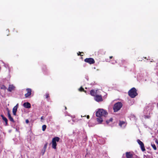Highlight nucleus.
Segmentation results:
<instances>
[{
    "instance_id": "nucleus-1",
    "label": "nucleus",
    "mask_w": 158,
    "mask_h": 158,
    "mask_svg": "<svg viewBox=\"0 0 158 158\" xmlns=\"http://www.w3.org/2000/svg\"><path fill=\"white\" fill-rule=\"evenodd\" d=\"M108 113L106 110L103 109H99L96 113V115L98 118H97V121L99 123H101L103 120L104 118L107 116Z\"/></svg>"
},
{
    "instance_id": "nucleus-2",
    "label": "nucleus",
    "mask_w": 158,
    "mask_h": 158,
    "mask_svg": "<svg viewBox=\"0 0 158 158\" xmlns=\"http://www.w3.org/2000/svg\"><path fill=\"white\" fill-rule=\"evenodd\" d=\"M128 94L131 98H134L138 95L137 90L135 88L133 87L128 91Z\"/></svg>"
},
{
    "instance_id": "nucleus-3",
    "label": "nucleus",
    "mask_w": 158,
    "mask_h": 158,
    "mask_svg": "<svg viewBox=\"0 0 158 158\" xmlns=\"http://www.w3.org/2000/svg\"><path fill=\"white\" fill-rule=\"evenodd\" d=\"M122 106L123 104L121 102H118L115 103L113 107L114 112H117L120 109Z\"/></svg>"
},
{
    "instance_id": "nucleus-4",
    "label": "nucleus",
    "mask_w": 158,
    "mask_h": 158,
    "mask_svg": "<svg viewBox=\"0 0 158 158\" xmlns=\"http://www.w3.org/2000/svg\"><path fill=\"white\" fill-rule=\"evenodd\" d=\"M60 138L58 137H55L53 138L52 140V147L54 149H56L57 143L56 142H58L60 140Z\"/></svg>"
},
{
    "instance_id": "nucleus-5",
    "label": "nucleus",
    "mask_w": 158,
    "mask_h": 158,
    "mask_svg": "<svg viewBox=\"0 0 158 158\" xmlns=\"http://www.w3.org/2000/svg\"><path fill=\"white\" fill-rule=\"evenodd\" d=\"M84 61L90 64H94L95 62L94 59L92 58H86L84 60Z\"/></svg>"
},
{
    "instance_id": "nucleus-6",
    "label": "nucleus",
    "mask_w": 158,
    "mask_h": 158,
    "mask_svg": "<svg viewBox=\"0 0 158 158\" xmlns=\"http://www.w3.org/2000/svg\"><path fill=\"white\" fill-rule=\"evenodd\" d=\"M95 101L97 102H102L103 100L102 97L101 95L97 94L94 98Z\"/></svg>"
},
{
    "instance_id": "nucleus-7",
    "label": "nucleus",
    "mask_w": 158,
    "mask_h": 158,
    "mask_svg": "<svg viewBox=\"0 0 158 158\" xmlns=\"http://www.w3.org/2000/svg\"><path fill=\"white\" fill-rule=\"evenodd\" d=\"M137 142L140 145L142 151L143 152L145 151V149L144 147V144L143 142L139 139H137Z\"/></svg>"
},
{
    "instance_id": "nucleus-8",
    "label": "nucleus",
    "mask_w": 158,
    "mask_h": 158,
    "mask_svg": "<svg viewBox=\"0 0 158 158\" xmlns=\"http://www.w3.org/2000/svg\"><path fill=\"white\" fill-rule=\"evenodd\" d=\"M26 90L27 92V93L25 94V96L26 98H27L31 95V90L30 89L28 88L26 89Z\"/></svg>"
},
{
    "instance_id": "nucleus-9",
    "label": "nucleus",
    "mask_w": 158,
    "mask_h": 158,
    "mask_svg": "<svg viewBox=\"0 0 158 158\" xmlns=\"http://www.w3.org/2000/svg\"><path fill=\"white\" fill-rule=\"evenodd\" d=\"M18 107V104H17L15 106L12 110V112L13 113V114L14 115H16V112L17 110V109Z\"/></svg>"
},
{
    "instance_id": "nucleus-10",
    "label": "nucleus",
    "mask_w": 158,
    "mask_h": 158,
    "mask_svg": "<svg viewBox=\"0 0 158 158\" xmlns=\"http://www.w3.org/2000/svg\"><path fill=\"white\" fill-rule=\"evenodd\" d=\"M133 154L130 152H127L126 153V156L127 158H132Z\"/></svg>"
},
{
    "instance_id": "nucleus-11",
    "label": "nucleus",
    "mask_w": 158,
    "mask_h": 158,
    "mask_svg": "<svg viewBox=\"0 0 158 158\" xmlns=\"http://www.w3.org/2000/svg\"><path fill=\"white\" fill-rule=\"evenodd\" d=\"M23 106L27 108H29L31 107V105L28 102H25L23 104Z\"/></svg>"
},
{
    "instance_id": "nucleus-12",
    "label": "nucleus",
    "mask_w": 158,
    "mask_h": 158,
    "mask_svg": "<svg viewBox=\"0 0 158 158\" xmlns=\"http://www.w3.org/2000/svg\"><path fill=\"white\" fill-rule=\"evenodd\" d=\"M97 91H95V90L94 89H92L90 91V95L94 97L97 94Z\"/></svg>"
},
{
    "instance_id": "nucleus-13",
    "label": "nucleus",
    "mask_w": 158,
    "mask_h": 158,
    "mask_svg": "<svg viewBox=\"0 0 158 158\" xmlns=\"http://www.w3.org/2000/svg\"><path fill=\"white\" fill-rule=\"evenodd\" d=\"M15 88V87L13 85H10L9 86L8 90L10 92H11L12 91L14 90Z\"/></svg>"
},
{
    "instance_id": "nucleus-14",
    "label": "nucleus",
    "mask_w": 158,
    "mask_h": 158,
    "mask_svg": "<svg viewBox=\"0 0 158 158\" xmlns=\"http://www.w3.org/2000/svg\"><path fill=\"white\" fill-rule=\"evenodd\" d=\"M8 116L9 120L11 122L14 123L15 122L13 118L11 116V115L9 111L8 112Z\"/></svg>"
},
{
    "instance_id": "nucleus-15",
    "label": "nucleus",
    "mask_w": 158,
    "mask_h": 158,
    "mask_svg": "<svg viewBox=\"0 0 158 158\" xmlns=\"http://www.w3.org/2000/svg\"><path fill=\"white\" fill-rule=\"evenodd\" d=\"M1 116L2 117V119L5 122L6 125H7L8 124V120L2 114L1 115Z\"/></svg>"
},
{
    "instance_id": "nucleus-16",
    "label": "nucleus",
    "mask_w": 158,
    "mask_h": 158,
    "mask_svg": "<svg viewBox=\"0 0 158 158\" xmlns=\"http://www.w3.org/2000/svg\"><path fill=\"white\" fill-rule=\"evenodd\" d=\"M99 52L100 54L102 55H105L106 53V52L103 49H100L99 51Z\"/></svg>"
},
{
    "instance_id": "nucleus-17",
    "label": "nucleus",
    "mask_w": 158,
    "mask_h": 158,
    "mask_svg": "<svg viewBox=\"0 0 158 158\" xmlns=\"http://www.w3.org/2000/svg\"><path fill=\"white\" fill-rule=\"evenodd\" d=\"M79 90L81 92H84L85 93L86 92V91L81 86L79 89Z\"/></svg>"
},
{
    "instance_id": "nucleus-18",
    "label": "nucleus",
    "mask_w": 158,
    "mask_h": 158,
    "mask_svg": "<svg viewBox=\"0 0 158 158\" xmlns=\"http://www.w3.org/2000/svg\"><path fill=\"white\" fill-rule=\"evenodd\" d=\"M113 120V118H111L109 120H106V122L107 124H108L110 123V122H112Z\"/></svg>"
},
{
    "instance_id": "nucleus-19",
    "label": "nucleus",
    "mask_w": 158,
    "mask_h": 158,
    "mask_svg": "<svg viewBox=\"0 0 158 158\" xmlns=\"http://www.w3.org/2000/svg\"><path fill=\"white\" fill-rule=\"evenodd\" d=\"M151 146L154 150H156V147L154 143H152Z\"/></svg>"
},
{
    "instance_id": "nucleus-20",
    "label": "nucleus",
    "mask_w": 158,
    "mask_h": 158,
    "mask_svg": "<svg viewBox=\"0 0 158 158\" xmlns=\"http://www.w3.org/2000/svg\"><path fill=\"white\" fill-rule=\"evenodd\" d=\"M46 127L47 126L45 125H43L42 127L43 131H45V129H46Z\"/></svg>"
},
{
    "instance_id": "nucleus-21",
    "label": "nucleus",
    "mask_w": 158,
    "mask_h": 158,
    "mask_svg": "<svg viewBox=\"0 0 158 158\" xmlns=\"http://www.w3.org/2000/svg\"><path fill=\"white\" fill-rule=\"evenodd\" d=\"M48 144V143L47 142H46L44 146V147H43V149L46 150V149L47 148Z\"/></svg>"
},
{
    "instance_id": "nucleus-22",
    "label": "nucleus",
    "mask_w": 158,
    "mask_h": 158,
    "mask_svg": "<svg viewBox=\"0 0 158 158\" xmlns=\"http://www.w3.org/2000/svg\"><path fill=\"white\" fill-rule=\"evenodd\" d=\"M125 124V123L124 121H120L119 123V125L122 127V125Z\"/></svg>"
},
{
    "instance_id": "nucleus-23",
    "label": "nucleus",
    "mask_w": 158,
    "mask_h": 158,
    "mask_svg": "<svg viewBox=\"0 0 158 158\" xmlns=\"http://www.w3.org/2000/svg\"><path fill=\"white\" fill-rule=\"evenodd\" d=\"M6 87L4 85H2L1 87V89H4V90H6Z\"/></svg>"
},
{
    "instance_id": "nucleus-24",
    "label": "nucleus",
    "mask_w": 158,
    "mask_h": 158,
    "mask_svg": "<svg viewBox=\"0 0 158 158\" xmlns=\"http://www.w3.org/2000/svg\"><path fill=\"white\" fill-rule=\"evenodd\" d=\"M45 98H48L49 97V94L48 93H46L45 94Z\"/></svg>"
},
{
    "instance_id": "nucleus-25",
    "label": "nucleus",
    "mask_w": 158,
    "mask_h": 158,
    "mask_svg": "<svg viewBox=\"0 0 158 158\" xmlns=\"http://www.w3.org/2000/svg\"><path fill=\"white\" fill-rule=\"evenodd\" d=\"M45 151H46V150H44L43 149V150H42V155H44V153L45 152Z\"/></svg>"
},
{
    "instance_id": "nucleus-26",
    "label": "nucleus",
    "mask_w": 158,
    "mask_h": 158,
    "mask_svg": "<svg viewBox=\"0 0 158 158\" xmlns=\"http://www.w3.org/2000/svg\"><path fill=\"white\" fill-rule=\"evenodd\" d=\"M81 53V52H78V53H77V55L78 56L80 55L81 56H83L82 55H81L80 54Z\"/></svg>"
},
{
    "instance_id": "nucleus-27",
    "label": "nucleus",
    "mask_w": 158,
    "mask_h": 158,
    "mask_svg": "<svg viewBox=\"0 0 158 158\" xmlns=\"http://www.w3.org/2000/svg\"><path fill=\"white\" fill-rule=\"evenodd\" d=\"M29 122V121L28 119H27L26 120V123H28Z\"/></svg>"
},
{
    "instance_id": "nucleus-28",
    "label": "nucleus",
    "mask_w": 158,
    "mask_h": 158,
    "mask_svg": "<svg viewBox=\"0 0 158 158\" xmlns=\"http://www.w3.org/2000/svg\"><path fill=\"white\" fill-rule=\"evenodd\" d=\"M87 118H88V119H89V115H88L87 116Z\"/></svg>"
},
{
    "instance_id": "nucleus-29",
    "label": "nucleus",
    "mask_w": 158,
    "mask_h": 158,
    "mask_svg": "<svg viewBox=\"0 0 158 158\" xmlns=\"http://www.w3.org/2000/svg\"><path fill=\"white\" fill-rule=\"evenodd\" d=\"M113 56H110L109 57V58H110V59H111L113 58Z\"/></svg>"
},
{
    "instance_id": "nucleus-30",
    "label": "nucleus",
    "mask_w": 158,
    "mask_h": 158,
    "mask_svg": "<svg viewBox=\"0 0 158 158\" xmlns=\"http://www.w3.org/2000/svg\"><path fill=\"white\" fill-rule=\"evenodd\" d=\"M64 107L65 110H66L67 109L66 107V106H64Z\"/></svg>"
},
{
    "instance_id": "nucleus-31",
    "label": "nucleus",
    "mask_w": 158,
    "mask_h": 158,
    "mask_svg": "<svg viewBox=\"0 0 158 158\" xmlns=\"http://www.w3.org/2000/svg\"><path fill=\"white\" fill-rule=\"evenodd\" d=\"M43 116L41 117V119H43Z\"/></svg>"
}]
</instances>
